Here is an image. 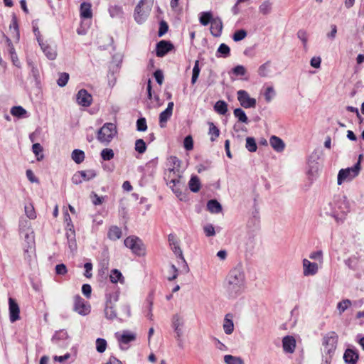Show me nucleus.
Instances as JSON below:
<instances>
[{
  "label": "nucleus",
  "instance_id": "obj_1",
  "mask_svg": "<svg viewBox=\"0 0 364 364\" xmlns=\"http://www.w3.org/2000/svg\"><path fill=\"white\" fill-rule=\"evenodd\" d=\"M246 289V279L240 267L232 269L226 277V291L230 297L235 298Z\"/></svg>",
  "mask_w": 364,
  "mask_h": 364
},
{
  "label": "nucleus",
  "instance_id": "obj_2",
  "mask_svg": "<svg viewBox=\"0 0 364 364\" xmlns=\"http://www.w3.org/2000/svg\"><path fill=\"white\" fill-rule=\"evenodd\" d=\"M168 162L171 164V167L168 168L165 173L167 184L172 189L176 196L179 198L180 200H182L181 196H183V192L181 188V176L178 168L181 161L176 156H172L168 159Z\"/></svg>",
  "mask_w": 364,
  "mask_h": 364
},
{
  "label": "nucleus",
  "instance_id": "obj_3",
  "mask_svg": "<svg viewBox=\"0 0 364 364\" xmlns=\"http://www.w3.org/2000/svg\"><path fill=\"white\" fill-rule=\"evenodd\" d=\"M119 288L117 285H108L105 291V315L109 320L117 318L116 303L119 296Z\"/></svg>",
  "mask_w": 364,
  "mask_h": 364
},
{
  "label": "nucleus",
  "instance_id": "obj_4",
  "mask_svg": "<svg viewBox=\"0 0 364 364\" xmlns=\"http://www.w3.org/2000/svg\"><path fill=\"white\" fill-rule=\"evenodd\" d=\"M117 134L116 125L113 123H105L98 131L97 139L101 143L109 144Z\"/></svg>",
  "mask_w": 364,
  "mask_h": 364
},
{
  "label": "nucleus",
  "instance_id": "obj_5",
  "mask_svg": "<svg viewBox=\"0 0 364 364\" xmlns=\"http://www.w3.org/2000/svg\"><path fill=\"white\" fill-rule=\"evenodd\" d=\"M360 170V161H358L352 167L345 169H341L338 174V184L341 185L344 181H350L356 177Z\"/></svg>",
  "mask_w": 364,
  "mask_h": 364
},
{
  "label": "nucleus",
  "instance_id": "obj_6",
  "mask_svg": "<svg viewBox=\"0 0 364 364\" xmlns=\"http://www.w3.org/2000/svg\"><path fill=\"white\" fill-rule=\"evenodd\" d=\"M338 341V336L335 331L327 333L322 339V345L325 353L331 356L336 349Z\"/></svg>",
  "mask_w": 364,
  "mask_h": 364
},
{
  "label": "nucleus",
  "instance_id": "obj_7",
  "mask_svg": "<svg viewBox=\"0 0 364 364\" xmlns=\"http://www.w3.org/2000/svg\"><path fill=\"white\" fill-rule=\"evenodd\" d=\"M124 245L130 249L136 255L142 256L145 255V247L141 240L136 236H129L124 241Z\"/></svg>",
  "mask_w": 364,
  "mask_h": 364
},
{
  "label": "nucleus",
  "instance_id": "obj_8",
  "mask_svg": "<svg viewBox=\"0 0 364 364\" xmlns=\"http://www.w3.org/2000/svg\"><path fill=\"white\" fill-rule=\"evenodd\" d=\"M344 263L350 269L357 272L356 278L360 279L364 276V261L361 260L360 257L352 255L345 259Z\"/></svg>",
  "mask_w": 364,
  "mask_h": 364
},
{
  "label": "nucleus",
  "instance_id": "obj_9",
  "mask_svg": "<svg viewBox=\"0 0 364 364\" xmlns=\"http://www.w3.org/2000/svg\"><path fill=\"white\" fill-rule=\"evenodd\" d=\"M237 100L240 105L245 108H255L256 107V100L250 97L248 92L245 90H240L237 92Z\"/></svg>",
  "mask_w": 364,
  "mask_h": 364
},
{
  "label": "nucleus",
  "instance_id": "obj_10",
  "mask_svg": "<svg viewBox=\"0 0 364 364\" xmlns=\"http://www.w3.org/2000/svg\"><path fill=\"white\" fill-rule=\"evenodd\" d=\"M116 337L122 350H127L129 343L136 340V334L128 331H123L122 334L116 333Z\"/></svg>",
  "mask_w": 364,
  "mask_h": 364
},
{
  "label": "nucleus",
  "instance_id": "obj_11",
  "mask_svg": "<svg viewBox=\"0 0 364 364\" xmlns=\"http://www.w3.org/2000/svg\"><path fill=\"white\" fill-rule=\"evenodd\" d=\"M73 309L79 314L86 316L90 312V306L80 296H74Z\"/></svg>",
  "mask_w": 364,
  "mask_h": 364
},
{
  "label": "nucleus",
  "instance_id": "obj_12",
  "mask_svg": "<svg viewBox=\"0 0 364 364\" xmlns=\"http://www.w3.org/2000/svg\"><path fill=\"white\" fill-rule=\"evenodd\" d=\"M173 49L174 46L172 43L168 41L162 40L156 43V55L157 57L161 58Z\"/></svg>",
  "mask_w": 364,
  "mask_h": 364
},
{
  "label": "nucleus",
  "instance_id": "obj_13",
  "mask_svg": "<svg viewBox=\"0 0 364 364\" xmlns=\"http://www.w3.org/2000/svg\"><path fill=\"white\" fill-rule=\"evenodd\" d=\"M38 43L45 54V55L48 58L49 60H55L57 57V51L56 49L53 47H52L50 45L47 43L46 42H44L41 37H38Z\"/></svg>",
  "mask_w": 364,
  "mask_h": 364
},
{
  "label": "nucleus",
  "instance_id": "obj_14",
  "mask_svg": "<svg viewBox=\"0 0 364 364\" xmlns=\"http://www.w3.org/2000/svg\"><path fill=\"white\" fill-rule=\"evenodd\" d=\"M168 240L169 242V245L174 252V254L181 259L184 262H186L185 259L183 255V252L179 246V242L174 234H169L168 236Z\"/></svg>",
  "mask_w": 364,
  "mask_h": 364
},
{
  "label": "nucleus",
  "instance_id": "obj_15",
  "mask_svg": "<svg viewBox=\"0 0 364 364\" xmlns=\"http://www.w3.org/2000/svg\"><path fill=\"white\" fill-rule=\"evenodd\" d=\"M303 274L304 276H314L318 271V266L316 262H311L307 259L302 260Z\"/></svg>",
  "mask_w": 364,
  "mask_h": 364
},
{
  "label": "nucleus",
  "instance_id": "obj_16",
  "mask_svg": "<svg viewBox=\"0 0 364 364\" xmlns=\"http://www.w3.org/2000/svg\"><path fill=\"white\" fill-rule=\"evenodd\" d=\"M77 102L82 107H89L92 102V95L85 89H81L77 94Z\"/></svg>",
  "mask_w": 364,
  "mask_h": 364
},
{
  "label": "nucleus",
  "instance_id": "obj_17",
  "mask_svg": "<svg viewBox=\"0 0 364 364\" xmlns=\"http://www.w3.org/2000/svg\"><path fill=\"white\" fill-rule=\"evenodd\" d=\"M9 318L11 323L18 321L20 318V309L18 304L12 298L9 299Z\"/></svg>",
  "mask_w": 364,
  "mask_h": 364
},
{
  "label": "nucleus",
  "instance_id": "obj_18",
  "mask_svg": "<svg viewBox=\"0 0 364 364\" xmlns=\"http://www.w3.org/2000/svg\"><path fill=\"white\" fill-rule=\"evenodd\" d=\"M173 102H170L166 109L159 114V125L161 127H165L167 121L171 118L173 112Z\"/></svg>",
  "mask_w": 364,
  "mask_h": 364
},
{
  "label": "nucleus",
  "instance_id": "obj_19",
  "mask_svg": "<svg viewBox=\"0 0 364 364\" xmlns=\"http://www.w3.org/2000/svg\"><path fill=\"white\" fill-rule=\"evenodd\" d=\"M223 28V22L220 17H215L210 23V33L215 37L221 36Z\"/></svg>",
  "mask_w": 364,
  "mask_h": 364
},
{
  "label": "nucleus",
  "instance_id": "obj_20",
  "mask_svg": "<svg viewBox=\"0 0 364 364\" xmlns=\"http://www.w3.org/2000/svg\"><path fill=\"white\" fill-rule=\"evenodd\" d=\"M282 346L285 353H292L296 348V340L291 336H284L282 339Z\"/></svg>",
  "mask_w": 364,
  "mask_h": 364
},
{
  "label": "nucleus",
  "instance_id": "obj_21",
  "mask_svg": "<svg viewBox=\"0 0 364 364\" xmlns=\"http://www.w3.org/2000/svg\"><path fill=\"white\" fill-rule=\"evenodd\" d=\"M183 325V321L182 318L178 315L176 314L173 316L172 318V327L174 329V331L176 334V337L179 338L182 336V329L181 327Z\"/></svg>",
  "mask_w": 364,
  "mask_h": 364
},
{
  "label": "nucleus",
  "instance_id": "obj_22",
  "mask_svg": "<svg viewBox=\"0 0 364 364\" xmlns=\"http://www.w3.org/2000/svg\"><path fill=\"white\" fill-rule=\"evenodd\" d=\"M269 144L274 151L282 152L285 148V144L282 139L277 136H272L269 139Z\"/></svg>",
  "mask_w": 364,
  "mask_h": 364
},
{
  "label": "nucleus",
  "instance_id": "obj_23",
  "mask_svg": "<svg viewBox=\"0 0 364 364\" xmlns=\"http://www.w3.org/2000/svg\"><path fill=\"white\" fill-rule=\"evenodd\" d=\"M359 356L356 350L350 348L346 350L343 355L345 362L349 364H355Z\"/></svg>",
  "mask_w": 364,
  "mask_h": 364
},
{
  "label": "nucleus",
  "instance_id": "obj_24",
  "mask_svg": "<svg viewBox=\"0 0 364 364\" xmlns=\"http://www.w3.org/2000/svg\"><path fill=\"white\" fill-rule=\"evenodd\" d=\"M232 318V316L228 314L224 318L223 327L225 333L228 335L231 334L234 331V323Z\"/></svg>",
  "mask_w": 364,
  "mask_h": 364
},
{
  "label": "nucleus",
  "instance_id": "obj_25",
  "mask_svg": "<svg viewBox=\"0 0 364 364\" xmlns=\"http://www.w3.org/2000/svg\"><path fill=\"white\" fill-rule=\"evenodd\" d=\"M80 16L84 18H91L92 17V5L88 2H82L80 5Z\"/></svg>",
  "mask_w": 364,
  "mask_h": 364
},
{
  "label": "nucleus",
  "instance_id": "obj_26",
  "mask_svg": "<svg viewBox=\"0 0 364 364\" xmlns=\"http://www.w3.org/2000/svg\"><path fill=\"white\" fill-rule=\"evenodd\" d=\"M122 230L116 226H111L107 232V237L111 240H117L122 237Z\"/></svg>",
  "mask_w": 364,
  "mask_h": 364
},
{
  "label": "nucleus",
  "instance_id": "obj_27",
  "mask_svg": "<svg viewBox=\"0 0 364 364\" xmlns=\"http://www.w3.org/2000/svg\"><path fill=\"white\" fill-rule=\"evenodd\" d=\"M109 279L112 283L111 285H116V283L119 282L124 283V277L122 274L117 269H114L109 274Z\"/></svg>",
  "mask_w": 364,
  "mask_h": 364
},
{
  "label": "nucleus",
  "instance_id": "obj_28",
  "mask_svg": "<svg viewBox=\"0 0 364 364\" xmlns=\"http://www.w3.org/2000/svg\"><path fill=\"white\" fill-rule=\"evenodd\" d=\"M207 208L212 213H219L222 211V205L216 200H210L207 203Z\"/></svg>",
  "mask_w": 364,
  "mask_h": 364
},
{
  "label": "nucleus",
  "instance_id": "obj_29",
  "mask_svg": "<svg viewBox=\"0 0 364 364\" xmlns=\"http://www.w3.org/2000/svg\"><path fill=\"white\" fill-rule=\"evenodd\" d=\"M108 11L112 18H122L124 14L122 7L119 5L110 6Z\"/></svg>",
  "mask_w": 364,
  "mask_h": 364
},
{
  "label": "nucleus",
  "instance_id": "obj_30",
  "mask_svg": "<svg viewBox=\"0 0 364 364\" xmlns=\"http://www.w3.org/2000/svg\"><path fill=\"white\" fill-rule=\"evenodd\" d=\"M234 116L237 119L238 122L247 124L249 123L248 117L245 112L241 108H236L233 111Z\"/></svg>",
  "mask_w": 364,
  "mask_h": 364
},
{
  "label": "nucleus",
  "instance_id": "obj_31",
  "mask_svg": "<svg viewBox=\"0 0 364 364\" xmlns=\"http://www.w3.org/2000/svg\"><path fill=\"white\" fill-rule=\"evenodd\" d=\"M210 11H204L200 14L199 21L203 26H207L214 19Z\"/></svg>",
  "mask_w": 364,
  "mask_h": 364
},
{
  "label": "nucleus",
  "instance_id": "obj_32",
  "mask_svg": "<svg viewBox=\"0 0 364 364\" xmlns=\"http://www.w3.org/2000/svg\"><path fill=\"white\" fill-rule=\"evenodd\" d=\"M68 338V332L65 330H60L55 332L52 341L54 343L59 345L60 341H65Z\"/></svg>",
  "mask_w": 364,
  "mask_h": 364
},
{
  "label": "nucleus",
  "instance_id": "obj_33",
  "mask_svg": "<svg viewBox=\"0 0 364 364\" xmlns=\"http://www.w3.org/2000/svg\"><path fill=\"white\" fill-rule=\"evenodd\" d=\"M188 186L190 190L193 193H197L200 188V182L198 176H193L191 178Z\"/></svg>",
  "mask_w": 364,
  "mask_h": 364
},
{
  "label": "nucleus",
  "instance_id": "obj_34",
  "mask_svg": "<svg viewBox=\"0 0 364 364\" xmlns=\"http://www.w3.org/2000/svg\"><path fill=\"white\" fill-rule=\"evenodd\" d=\"M214 109L219 114L224 115L228 112V104L223 100H219L215 104Z\"/></svg>",
  "mask_w": 364,
  "mask_h": 364
},
{
  "label": "nucleus",
  "instance_id": "obj_35",
  "mask_svg": "<svg viewBox=\"0 0 364 364\" xmlns=\"http://www.w3.org/2000/svg\"><path fill=\"white\" fill-rule=\"evenodd\" d=\"M230 49L229 46L225 43H222L220 45L219 48L217 50L216 56L218 58H227L230 55Z\"/></svg>",
  "mask_w": 364,
  "mask_h": 364
},
{
  "label": "nucleus",
  "instance_id": "obj_36",
  "mask_svg": "<svg viewBox=\"0 0 364 364\" xmlns=\"http://www.w3.org/2000/svg\"><path fill=\"white\" fill-rule=\"evenodd\" d=\"M209 131L208 134L210 136V141H215L220 135L219 129L214 124L213 122H208Z\"/></svg>",
  "mask_w": 364,
  "mask_h": 364
},
{
  "label": "nucleus",
  "instance_id": "obj_37",
  "mask_svg": "<svg viewBox=\"0 0 364 364\" xmlns=\"http://www.w3.org/2000/svg\"><path fill=\"white\" fill-rule=\"evenodd\" d=\"M83 181H88L96 177L97 173L93 169L80 171Z\"/></svg>",
  "mask_w": 364,
  "mask_h": 364
},
{
  "label": "nucleus",
  "instance_id": "obj_38",
  "mask_svg": "<svg viewBox=\"0 0 364 364\" xmlns=\"http://www.w3.org/2000/svg\"><path fill=\"white\" fill-rule=\"evenodd\" d=\"M72 159L77 164L82 163L85 159L84 151L80 149H75L72 152Z\"/></svg>",
  "mask_w": 364,
  "mask_h": 364
},
{
  "label": "nucleus",
  "instance_id": "obj_39",
  "mask_svg": "<svg viewBox=\"0 0 364 364\" xmlns=\"http://www.w3.org/2000/svg\"><path fill=\"white\" fill-rule=\"evenodd\" d=\"M272 9V4L269 1L262 2L259 6V12L263 15H268L271 13Z\"/></svg>",
  "mask_w": 364,
  "mask_h": 364
},
{
  "label": "nucleus",
  "instance_id": "obj_40",
  "mask_svg": "<svg viewBox=\"0 0 364 364\" xmlns=\"http://www.w3.org/2000/svg\"><path fill=\"white\" fill-rule=\"evenodd\" d=\"M224 362L226 364H244V361L241 358L231 355H225L224 356Z\"/></svg>",
  "mask_w": 364,
  "mask_h": 364
},
{
  "label": "nucleus",
  "instance_id": "obj_41",
  "mask_svg": "<svg viewBox=\"0 0 364 364\" xmlns=\"http://www.w3.org/2000/svg\"><path fill=\"white\" fill-rule=\"evenodd\" d=\"M157 164H158V159L156 158V159H151V161L147 162L145 165L144 168L146 171H149L151 175H154L155 173V171L156 169Z\"/></svg>",
  "mask_w": 364,
  "mask_h": 364
},
{
  "label": "nucleus",
  "instance_id": "obj_42",
  "mask_svg": "<svg viewBox=\"0 0 364 364\" xmlns=\"http://www.w3.org/2000/svg\"><path fill=\"white\" fill-rule=\"evenodd\" d=\"M134 149L139 154H144L146 150L145 141L141 139H136L134 144Z\"/></svg>",
  "mask_w": 364,
  "mask_h": 364
},
{
  "label": "nucleus",
  "instance_id": "obj_43",
  "mask_svg": "<svg viewBox=\"0 0 364 364\" xmlns=\"http://www.w3.org/2000/svg\"><path fill=\"white\" fill-rule=\"evenodd\" d=\"M95 344L97 351L100 353H104L107 346V343L106 340L101 338H97Z\"/></svg>",
  "mask_w": 364,
  "mask_h": 364
},
{
  "label": "nucleus",
  "instance_id": "obj_44",
  "mask_svg": "<svg viewBox=\"0 0 364 364\" xmlns=\"http://www.w3.org/2000/svg\"><path fill=\"white\" fill-rule=\"evenodd\" d=\"M100 156L104 161H109L114 158V153L112 149L105 148L101 151Z\"/></svg>",
  "mask_w": 364,
  "mask_h": 364
},
{
  "label": "nucleus",
  "instance_id": "obj_45",
  "mask_svg": "<svg viewBox=\"0 0 364 364\" xmlns=\"http://www.w3.org/2000/svg\"><path fill=\"white\" fill-rule=\"evenodd\" d=\"M200 69L199 67V61L196 60L193 68V73H192V77H191V84L192 85H194L196 82V81L198 78L199 74H200Z\"/></svg>",
  "mask_w": 364,
  "mask_h": 364
},
{
  "label": "nucleus",
  "instance_id": "obj_46",
  "mask_svg": "<svg viewBox=\"0 0 364 364\" xmlns=\"http://www.w3.org/2000/svg\"><path fill=\"white\" fill-rule=\"evenodd\" d=\"M351 305V301L349 299H343L338 302L337 304V309L340 314H342L348 307Z\"/></svg>",
  "mask_w": 364,
  "mask_h": 364
},
{
  "label": "nucleus",
  "instance_id": "obj_47",
  "mask_svg": "<svg viewBox=\"0 0 364 364\" xmlns=\"http://www.w3.org/2000/svg\"><path fill=\"white\" fill-rule=\"evenodd\" d=\"M270 61L261 65L258 68V74L261 77H267L269 72Z\"/></svg>",
  "mask_w": 364,
  "mask_h": 364
},
{
  "label": "nucleus",
  "instance_id": "obj_48",
  "mask_svg": "<svg viewBox=\"0 0 364 364\" xmlns=\"http://www.w3.org/2000/svg\"><path fill=\"white\" fill-rule=\"evenodd\" d=\"M11 114L14 117H22L26 114V111L21 106H15L11 108Z\"/></svg>",
  "mask_w": 364,
  "mask_h": 364
},
{
  "label": "nucleus",
  "instance_id": "obj_49",
  "mask_svg": "<svg viewBox=\"0 0 364 364\" xmlns=\"http://www.w3.org/2000/svg\"><path fill=\"white\" fill-rule=\"evenodd\" d=\"M245 146L250 152H255L257 149L256 141L253 137H247Z\"/></svg>",
  "mask_w": 364,
  "mask_h": 364
},
{
  "label": "nucleus",
  "instance_id": "obj_50",
  "mask_svg": "<svg viewBox=\"0 0 364 364\" xmlns=\"http://www.w3.org/2000/svg\"><path fill=\"white\" fill-rule=\"evenodd\" d=\"M297 37L301 41L304 48H307L308 33L304 29H300L297 32Z\"/></svg>",
  "mask_w": 364,
  "mask_h": 364
},
{
  "label": "nucleus",
  "instance_id": "obj_51",
  "mask_svg": "<svg viewBox=\"0 0 364 364\" xmlns=\"http://www.w3.org/2000/svg\"><path fill=\"white\" fill-rule=\"evenodd\" d=\"M247 33L245 30H244V29L237 30L234 33V34L232 36V39L234 41L237 42V41L243 40L247 36Z\"/></svg>",
  "mask_w": 364,
  "mask_h": 364
},
{
  "label": "nucleus",
  "instance_id": "obj_52",
  "mask_svg": "<svg viewBox=\"0 0 364 364\" xmlns=\"http://www.w3.org/2000/svg\"><path fill=\"white\" fill-rule=\"evenodd\" d=\"M109 262L107 260H104L100 264V268L98 270V274L101 277H106L108 273Z\"/></svg>",
  "mask_w": 364,
  "mask_h": 364
},
{
  "label": "nucleus",
  "instance_id": "obj_53",
  "mask_svg": "<svg viewBox=\"0 0 364 364\" xmlns=\"http://www.w3.org/2000/svg\"><path fill=\"white\" fill-rule=\"evenodd\" d=\"M66 228H67L66 235H67V237L69 241L70 247H72L73 245H75V233L74 227L73 228L68 227Z\"/></svg>",
  "mask_w": 364,
  "mask_h": 364
},
{
  "label": "nucleus",
  "instance_id": "obj_54",
  "mask_svg": "<svg viewBox=\"0 0 364 364\" xmlns=\"http://www.w3.org/2000/svg\"><path fill=\"white\" fill-rule=\"evenodd\" d=\"M69 80V74L67 73H61L57 80V83L60 87H64Z\"/></svg>",
  "mask_w": 364,
  "mask_h": 364
},
{
  "label": "nucleus",
  "instance_id": "obj_55",
  "mask_svg": "<svg viewBox=\"0 0 364 364\" xmlns=\"http://www.w3.org/2000/svg\"><path fill=\"white\" fill-rule=\"evenodd\" d=\"M232 73L235 76H244L246 74V69L243 65H238L232 69Z\"/></svg>",
  "mask_w": 364,
  "mask_h": 364
},
{
  "label": "nucleus",
  "instance_id": "obj_56",
  "mask_svg": "<svg viewBox=\"0 0 364 364\" xmlns=\"http://www.w3.org/2000/svg\"><path fill=\"white\" fill-rule=\"evenodd\" d=\"M136 129L139 132H144L147 129L146 121L144 117H141L136 121Z\"/></svg>",
  "mask_w": 364,
  "mask_h": 364
},
{
  "label": "nucleus",
  "instance_id": "obj_57",
  "mask_svg": "<svg viewBox=\"0 0 364 364\" xmlns=\"http://www.w3.org/2000/svg\"><path fill=\"white\" fill-rule=\"evenodd\" d=\"M168 30V26L167 23L164 21H160L159 28V31H158V36L159 37L163 36L164 34H166L167 33Z\"/></svg>",
  "mask_w": 364,
  "mask_h": 364
},
{
  "label": "nucleus",
  "instance_id": "obj_58",
  "mask_svg": "<svg viewBox=\"0 0 364 364\" xmlns=\"http://www.w3.org/2000/svg\"><path fill=\"white\" fill-rule=\"evenodd\" d=\"M203 230L207 237H212L215 235V228L212 224L205 225Z\"/></svg>",
  "mask_w": 364,
  "mask_h": 364
},
{
  "label": "nucleus",
  "instance_id": "obj_59",
  "mask_svg": "<svg viewBox=\"0 0 364 364\" xmlns=\"http://www.w3.org/2000/svg\"><path fill=\"white\" fill-rule=\"evenodd\" d=\"M178 269L176 267L174 264H171L170 267L169 272L170 275L168 277V281H173L178 277Z\"/></svg>",
  "mask_w": 364,
  "mask_h": 364
},
{
  "label": "nucleus",
  "instance_id": "obj_60",
  "mask_svg": "<svg viewBox=\"0 0 364 364\" xmlns=\"http://www.w3.org/2000/svg\"><path fill=\"white\" fill-rule=\"evenodd\" d=\"M309 258L314 260H318L320 262H323V252L321 250H318L315 252H312L309 255Z\"/></svg>",
  "mask_w": 364,
  "mask_h": 364
},
{
  "label": "nucleus",
  "instance_id": "obj_61",
  "mask_svg": "<svg viewBox=\"0 0 364 364\" xmlns=\"http://www.w3.org/2000/svg\"><path fill=\"white\" fill-rule=\"evenodd\" d=\"M25 212L28 218H30V219L36 218V212L34 210L33 207L31 205L25 206Z\"/></svg>",
  "mask_w": 364,
  "mask_h": 364
},
{
  "label": "nucleus",
  "instance_id": "obj_62",
  "mask_svg": "<svg viewBox=\"0 0 364 364\" xmlns=\"http://www.w3.org/2000/svg\"><path fill=\"white\" fill-rule=\"evenodd\" d=\"M274 95V90L272 87H268L264 93V97L267 102H270Z\"/></svg>",
  "mask_w": 364,
  "mask_h": 364
},
{
  "label": "nucleus",
  "instance_id": "obj_63",
  "mask_svg": "<svg viewBox=\"0 0 364 364\" xmlns=\"http://www.w3.org/2000/svg\"><path fill=\"white\" fill-rule=\"evenodd\" d=\"M67 272V267L64 264H59L55 266V272L57 274L65 275Z\"/></svg>",
  "mask_w": 364,
  "mask_h": 364
},
{
  "label": "nucleus",
  "instance_id": "obj_64",
  "mask_svg": "<svg viewBox=\"0 0 364 364\" xmlns=\"http://www.w3.org/2000/svg\"><path fill=\"white\" fill-rule=\"evenodd\" d=\"M82 294L87 298H90L92 293V287L88 284H85L82 287Z\"/></svg>",
  "mask_w": 364,
  "mask_h": 364
}]
</instances>
